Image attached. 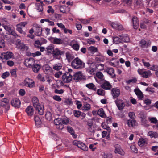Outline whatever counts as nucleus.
I'll return each instance as SVG.
<instances>
[{
    "label": "nucleus",
    "instance_id": "nucleus-56",
    "mask_svg": "<svg viewBox=\"0 0 158 158\" xmlns=\"http://www.w3.org/2000/svg\"><path fill=\"white\" fill-rule=\"evenodd\" d=\"M42 42L39 40H36L34 43V45L36 48H38L39 47L42 45Z\"/></svg>",
    "mask_w": 158,
    "mask_h": 158
},
{
    "label": "nucleus",
    "instance_id": "nucleus-46",
    "mask_svg": "<svg viewBox=\"0 0 158 158\" xmlns=\"http://www.w3.org/2000/svg\"><path fill=\"white\" fill-rule=\"evenodd\" d=\"M148 120L151 123L156 124L158 121L156 118L155 117H149L148 118Z\"/></svg>",
    "mask_w": 158,
    "mask_h": 158
},
{
    "label": "nucleus",
    "instance_id": "nucleus-38",
    "mask_svg": "<svg viewBox=\"0 0 158 158\" xmlns=\"http://www.w3.org/2000/svg\"><path fill=\"white\" fill-rule=\"evenodd\" d=\"M67 129L68 131L71 134L73 137H76L77 136L75 135L74 131L72 127L68 126L67 127Z\"/></svg>",
    "mask_w": 158,
    "mask_h": 158
},
{
    "label": "nucleus",
    "instance_id": "nucleus-33",
    "mask_svg": "<svg viewBox=\"0 0 158 158\" xmlns=\"http://www.w3.org/2000/svg\"><path fill=\"white\" fill-rule=\"evenodd\" d=\"M60 11L63 13H67L69 11V7L65 6H62L60 7Z\"/></svg>",
    "mask_w": 158,
    "mask_h": 158
},
{
    "label": "nucleus",
    "instance_id": "nucleus-10",
    "mask_svg": "<svg viewBox=\"0 0 158 158\" xmlns=\"http://www.w3.org/2000/svg\"><path fill=\"white\" fill-rule=\"evenodd\" d=\"M16 45L17 48L20 49L23 51H27L28 48L27 46H26L23 43L21 42L19 40H17Z\"/></svg>",
    "mask_w": 158,
    "mask_h": 158
},
{
    "label": "nucleus",
    "instance_id": "nucleus-47",
    "mask_svg": "<svg viewBox=\"0 0 158 158\" xmlns=\"http://www.w3.org/2000/svg\"><path fill=\"white\" fill-rule=\"evenodd\" d=\"M141 121L142 122V124L145 127H148L149 126V125L147 123V120L146 119V118L143 117L141 118Z\"/></svg>",
    "mask_w": 158,
    "mask_h": 158
},
{
    "label": "nucleus",
    "instance_id": "nucleus-22",
    "mask_svg": "<svg viewBox=\"0 0 158 158\" xmlns=\"http://www.w3.org/2000/svg\"><path fill=\"white\" fill-rule=\"evenodd\" d=\"M147 139L143 138H140L138 142V145L140 147L146 145L147 144Z\"/></svg>",
    "mask_w": 158,
    "mask_h": 158
},
{
    "label": "nucleus",
    "instance_id": "nucleus-19",
    "mask_svg": "<svg viewBox=\"0 0 158 158\" xmlns=\"http://www.w3.org/2000/svg\"><path fill=\"white\" fill-rule=\"evenodd\" d=\"M112 95L114 98H116L120 95V91L119 89L116 88H113L112 90Z\"/></svg>",
    "mask_w": 158,
    "mask_h": 158
},
{
    "label": "nucleus",
    "instance_id": "nucleus-49",
    "mask_svg": "<svg viewBox=\"0 0 158 158\" xmlns=\"http://www.w3.org/2000/svg\"><path fill=\"white\" fill-rule=\"evenodd\" d=\"M130 148L132 152L135 153H137V152L138 150L134 145H131L130 146Z\"/></svg>",
    "mask_w": 158,
    "mask_h": 158
},
{
    "label": "nucleus",
    "instance_id": "nucleus-13",
    "mask_svg": "<svg viewBox=\"0 0 158 158\" xmlns=\"http://www.w3.org/2000/svg\"><path fill=\"white\" fill-rule=\"evenodd\" d=\"M112 27L114 29L118 30H123V26L120 23L116 22H113L111 24Z\"/></svg>",
    "mask_w": 158,
    "mask_h": 158
},
{
    "label": "nucleus",
    "instance_id": "nucleus-44",
    "mask_svg": "<svg viewBox=\"0 0 158 158\" xmlns=\"http://www.w3.org/2000/svg\"><path fill=\"white\" fill-rule=\"evenodd\" d=\"M88 50L91 52L93 53L98 52V49L97 48L94 46H91L89 47Z\"/></svg>",
    "mask_w": 158,
    "mask_h": 158
},
{
    "label": "nucleus",
    "instance_id": "nucleus-55",
    "mask_svg": "<svg viewBox=\"0 0 158 158\" xmlns=\"http://www.w3.org/2000/svg\"><path fill=\"white\" fill-rule=\"evenodd\" d=\"M62 124H67L69 123V120L68 118H62Z\"/></svg>",
    "mask_w": 158,
    "mask_h": 158
},
{
    "label": "nucleus",
    "instance_id": "nucleus-40",
    "mask_svg": "<svg viewBox=\"0 0 158 158\" xmlns=\"http://www.w3.org/2000/svg\"><path fill=\"white\" fill-rule=\"evenodd\" d=\"M98 114L101 117L104 118L106 116L102 108L99 109L97 111Z\"/></svg>",
    "mask_w": 158,
    "mask_h": 158
},
{
    "label": "nucleus",
    "instance_id": "nucleus-25",
    "mask_svg": "<svg viewBox=\"0 0 158 158\" xmlns=\"http://www.w3.org/2000/svg\"><path fill=\"white\" fill-rule=\"evenodd\" d=\"M106 71L111 77L114 78L115 77V75L114 73V69L113 68H108L106 69Z\"/></svg>",
    "mask_w": 158,
    "mask_h": 158
},
{
    "label": "nucleus",
    "instance_id": "nucleus-7",
    "mask_svg": "<svg viewBox=\"0 0 158 158\" xmlns=\"http://www.w3.org/2000/svg\"><path fill=\"white\" fill-rule=\"evenodd\" d=\"M37 61L32 58L27 59L25 60L24 64L27 67L31 68Z\"/></svg>",
    "mask_w": 158,
    "mask_h": 158
},
{
    "label": "nucleus",
    "instance_id": "nucleus-5",
    "mask_svg": "<svg viewBox=\"0 0 158 158\" xmlns=\"http://www.w3.org/2000/svg\"><path fill=\"white\" fill-rule=\"evenodd\" d=\"M72 79V75L68 72H66L62 76V80L65 83H69L71 81Z\"/></svg>",
    "mask_w": 158,
    "mask_h": 158
},
{
    "label": "nucleus",
    "instance_id": "nucleus-34",
    "mask_svg": "<svg viewBox=\"0 0 158 158\" xmlns=\"http://www.w3.org/2000/svg\"><path fill=\"white\" fill-rule=\"evenodd\" d=\"M66 59L67 60L68 62L70 61L74 58V56L71 53L67 52L65 54Z\"/></svg>",
    "mask_w": 158,
    "mask_h": 158
},
{
    "label": "nucleus",
    "instance_id": "nucleus-11",
    "mask_svg": "<svg viewBox=\"0 0 158 158\" xmlns=\"http://www.w3.org/2000/svg\"><path fill=\"white\" fill-rule=\"evenodd\" d=\"M151 42L150 40L146 41L144 40H142L139 43V45L142 48H147L151 46Z\"/></svg>",
    "mask_w": 158,
    "mask_h": 158
},
{
    "label": "nucleus",
    "instance_id": "nucleus-41",
    "mask_svg": "<svg viewBox=\"0 0 158 158\" xmlns=\"http://www.w3.org/2000/svg\"><path fill=\"white\" fill-rule=\"evenodd\" d=\"M62 68L61 64L58 63L53 65V68L56 70H59Z\"/></svg>",
    "mask_w": 158,
    "mask_h": 158
},
{
    "label": "nucleus",
    "instance_id": "nucleus-15",
    "mask_svg": "<svg viewBox=\"0 0 158 158\" xmlns=\"http://www.w3.org/2000/svg\"><path fill=\"white\" fill-rule=\"evenodd\" d=\"M20 102L18 98L13 99L11 101L12 106L15 107H19L20 106Z\"/></svg>",
    "mask_w": 158,
    "mask_h": 158
},
{
    "label": "nucleus",
    "instance_id": "nucleus-23",
    "mask_svg": "<svg viewBox=\"0 0 158 158\" xmlns=\"http://www.w3.org/2000/svg\"><path fill=\"white\" fill-rule=\"evenodd\" d=\"M35 30V34L37 36H40L41 34L42 31V28L41 27L38 25H36L34 27Z\"/></svg>",
    "mask_w": 158,
    "mask_h": 158
},
{
    "label": "nucleus",
    "instance_id": "nucleus-53",
    "mask_svg": "<svg viewBox=\"0 0 158 158\" xmlns=\"http://www.w3.org/2000/svg\"><path fill=\"white\" fill-rule=\"evenodd\" d=\"M2 26L6 31L9 32L11 31V28L10 26L8 25H5V23H2Z\"/></svg>",
    "mask_w": 158,
    "mask_h": 158
},
{
    "label": "nucleus",
    "instance_id": "nucleus-58",
    "mask_svg": "<svg viewBox=\"0 0 158 158\" xmlns=\"http://www.w3.org/2000/svg\"><path fill=\"white\" fill-rule=\"evenodd\" d=\"M102 158H111L112 157V155L111 154H109L108 155L106 154L105 153H103L102 154Z\"/></svg>",
    "mask_w": 158,
    "mask_h": 158
},
{
    "label": "nucleus",
    "instance_id": "nucleus-63",
    "mask_svg": "<svg viewBox=\"0 0 158 158\" xmlns=\"http://www.w3.org/2000/svg\"><path fill=\"white\" fill-rule=\"evenodd\" d=\"M87 42L89 44H94L95 43V41L94 39H90L87 40Z\"/></svg>",
    "mask_w": 158,
    "mask_h": 158
},
{
    "label": "nucleus",
    "instance_id": "nucleus-28",
    "mask_svg": "<svg viewBox=\"0 0 158 158\" xmlns=\"http://www.w3.org/2000/svg\"><path fill=\"white\" fill-rule=\"evenodd\" d=\"M39 64V62L37 61V62H36L35 64L33 65L32 68L34 72L37 73L40 69V67Z\"/></svg>",
    "mask_w": 158,
    "mask_h": 158
},
{
    "label": "nucleus",
    "instance_id": "nucleus-52",
    "mask_svg": "<svg viewBox=\"0 0 158 158\" xmlns=\"http://www.w3.org/2000/svg\"><path fill=\"white\" fill-rule=\"evenodd\" d=\"M16 30L20 33L23 34L24 35L26 34V33L25 32L23 31V30H22V28L21 27H18V26H16Z\"/></svg>",
    "mask_w": 158,
    "mask_h": 158
},
{
    "label": "nucleus",
    "instance_id": "nucleus-59",
    "mask_svg": "<svg viewBox=\"0 0 158 158\" xmlns=\"http://www.w3.org/2000/svg\"><path fill=\"white\" fill-rule=\"evenodd\" d=\"M129 117L132 119H134L135 118V115L134 112H130L128 113Z\"/></svg>",
    "mask_w": 158,
    "mask_h": 158
},
{
    "label": "nucleus",
    "instance_id": "nucleus-27",
    "mask_svg": "<svg viewBox=\"0 0 158 158\" xmlns=\"http://www.w3.org/2000/svg\"><path fill=\"white\" fill-rule=\"evenodd\" d=\"M134 92L139 99L141 100L143 98L142 93L138 88L135 89H134Z\"/></svg>",
    "mask_w": 158,
    "mask_h": 158
},
{
    "label": "nucleus",
    "instance_id": "nucleus-32",
    "mask_svg": "<svg viewBox=\"0 0 158 158\" xmlns=\"http://www.w3.org/2000/svg\"><path fill=\"white\" fill-rule=\"evenodd\" d=\"M36 126L37 127H40L41 125V121L39 117L38 116H35L34 118Z\"/></svg>",
    "mask_w": 158,
    "mask_h": 158
},
{
    "label": "nucleus",
    "instance_id": "nucleus-9",
    "mask_svg": "<svg viewBox=\"0 0 158 158\" xmlns=\"http://www.w3.org/2000/svg\"><path fill=\"white\" fill-rule=\"evenodd\" d=\"M114 152L115 154H118L121 155H124L125 154V152L119 145L116 144L114 145Z\"/></svg>",
    "mask_w": 158,
    "mask_h": 158
},
{
    "label": "nucleus",
    "instance_id": "nucleus-8",
    "mask_svg": "<svg viewBox=\"0 0 158 158\" xmlns=\"http://www.w3.org/2000/svg\"><path fill=\"white\" fill-rule=\"evenodd\" d=\"M64 53V52L63 51L56 48L54 50L52 54L54 58L56 59H60V56L63 55Z\"/></svg>",
    "mask_w": 158,
    "mask_h": 158
},
{
    "label": "nucleus",
    "instance_id": "nucleus-42",
    "mask_svg": "<svg viewBox=\"0 0 158 158\" xmlns=\"http://www.w3.org/2000/svg\"><path fill=\"white\" fill-rule=\"evenodd\" d=\"M90 108V104L88 103H85L82 107V109L85 111H87Z\"/></svg>",
    "mask_w": 158,
    "mask_h": 158
},
{
    "label": "nucleus",
    "instance_id": "nucleus-36",
    "mask_svg": "<svg viewBox=\"0 0 158 158\" xmlns=\"http://www.w3.org/2000/svg\"><path fill=\"white\" fill-rule=\"evenodd\" d=\"M73 76L74 79L76 80H78L81 78L82 73L81 72H76Z\"/></svg>",
    "mask_w": 158,
    "mask_h": 158
},
{
    "label": "nucleus",
    "instance_id": "nucleus-24",
    "mask_svg": "<svg viewBox=\"0 0 158 158\" xmlns=\"http://www.w3.org/2000/svg\"><path fill=\"white\" fill-rule=\"evenodd\" d=\"M0 105L2 106H7L9 107L10 105L8 100L6 98L2 99L0 102Z\"/></svg>",
    "mask_w": 158,
    "mask_h": 158
},
{
    "label": "nucleus",
    "instance_id": "nucleus-20",
    "mask_svg": "<svg viewBox=\"0 0 158 158\" xmlns=\"http://www.w3.org/2000/svg\"><path fill=\"white\" fill-rule=\"evenodd\" d=\"M54 47L53 45H50L48 46L45 49V51L48 55L53 54L54 51Z\"/></svg>",
    "mask_w": 158,
    "mask_h": 158
},
{
    "label": "nucleus",
    "instance_id": "nucleus-6",
    "mask_svg": "<svg viewBox=\"0 0 158 158\" xmlns=\"http://www.w3.org/2000/svg\"><path fill=\"white\" fill-rule=\"evenodd\" d=\"M54 123L56 125V128L59 130H62L64 127L62 124V118H58L54 120Z\"/></svg>",
    "mask_w": 158,
    "mask_h": 158
},
{
    "label": "nucleus",
    "instance_id": "nucleus-64",
    "mask_svg": "<svg viewBox=\"0 0 158 158\" xmlns=\"http://www.w3.org/2000/svg\"><path fill=\"white\" fill-rule=\"evenodd\" d=\"M137 5L142 6L143 5V2L142 0H135Z\"/></svg>",
    "mask_w": 158,
    "mask_h": 158
},
{
    "label": "nucleus",
    "instance_id": "nucleus-51",
    "mask_svg": "<svg viewBox=\"0 0 158 158\" xmlns=\"http://www.w3.org/2000/svg\"><path fill=\"white\" fill-rule=\"evenodd\" d=\"M27 24V21L22 22L17 24L16 26L19 27H24Z\"/></svg>",
    "mask_w": 158,
    "mask_h": 158
},
{
    "label": "nucleus",
    "instance_id": "nucleus-62",
    "mask_svg": "<svg viewBox=\"0 0 158 158\" xmlns=\"http://www.w3.org/2000/svg\"><path fill=\"white\" fill-rule=\"evenodd\" d=\"M10 73L12 76L14 77H16L17 76L16 70L15 69H12L11 70Z\"/></svg>",
    "mask_w": 158,
    "mask_h": 158
},
{
    "label": "nucleus",
    "instance_id": "nucleus-31",
    "mask_svg": "<svg viewBox=\"0 0 158 158\" xmlns=\"http://www.w3.org/2000/svg\"><path fill=\"white\" fill-rule=\"evenodd\" d=\"M85 86L89 89L93 91H96L97 89L96 86L92 83L86 84Z\"/></svg>",
    "mask_w": 158,
    "mask_h": 158
},
{
    "label": "nucleus",
    "instance_id": "nucleus-21",
    "mask_svg": "<svg viewBox=\"0 0 158 158\" xmlns=\"http://www.w3.org/2000/svg\"><path fill=\"white\" fill-rule=\"evenodd\" d=\"M26 112L28 116H31L34 114V109L32 106H29L26 109Z\"/></svg>",
    "mask_w": 158,
    "mask_h": 158
},
{
    "label": "nucleus",
    "instance_id": "nucleus-60",
    "mask_svg": "<svg viewBox=\"0 0 158 158\" xmlns=\"http://www.w3.org/2000/svg\"><path fill=\"white\" fill-rule=\"evenodd\" d=\"M10 75L9 73L8 72H6L2 74V77L3 79H5L8 77Z\"/></svg>",
    "mask_w": 158,
    "mask_h": 158
},
{
    "label": "nucleus",
    "instance_id": "nucleus-17",
    "mask_svg": "<svg viewBox=\"0 0 158 158\" xmlns=\"http://www.w3.org/2000/svg\"><path fill=\"white\" fill-rule=\"evenodd\" d=\"M36 107H34L36 110L38 111L39 114L40 115H42L44 113V106L40 104L39 103L37 105Z\"/></svg>",
    "mask_w": 158,
    "mask_h": 158
},
{
    "label": "nucleus",
    "instance_id": "nucleus-18",
    "mask_svg": "<svg viewBox=\"0 0 158 158\" xmlns=\"http://www.w3.org/2000/svg\"><path fill=\"white\" fill-rule=\"evenodd\" d=\"M116 102L118 109L120 110L123 109L125 106L124 102L121 100H118Z\"/></svg>",
    "mask_w": 158,
    "mask_h": 158
},
{
    "label": "nucleus",
    "instance_id": "nucleus-37",
    "mask_svg": "<svg viewBox=\"0 0 158 158\" xmlns=\"http://www.w3.org/2000/svg\"><path fill=\"white\" fill-rule=\"evenodd\" d=\"M35 8L39 12H42L43 10L42 5L39 3H36L35 4Z\"/></svg>",
    "mask_w": 158,
    "mask_h": 158
},
{
    "label": "nucleus",
    "instance_id": "nucleus-57",
    "mask_svg": "<svg viewBox=\"0 0 158 158\" xmlns=\"http://www.w3.org/2000/svg\"><path fill=\"white\" fill-rule=\"evenodd\" d=\"M73 113L74 116L77 118L79 117L80 116L81 114L80 111L75 110L73 111Z\"/></svg>",
    "mask_w": 158,
    "mask_h": 158
},
{
    "label": "nucleus",
    "instance_id": "nucleus-14",
    "mask_svg": "<svg viewBox=\"0 0 158 158\" xmlns=\"http://www.w3.org/2000/svg\"><path fill=\"white\" fill-rule=\"evenodd\" d=\"M48 39L52 43L55 44H60L62 43L61 40L59 38L51 37Z\"/></svg>",
    "mask_w": 158,
    "mask_h": 158
},
{
    "label": "nucleus",
    "instance_id": "nucleus-1",
    "mask_svg": "<svg viewBox=\"0 0 158 158\" xmlns=\"http://www.w3.org/2000/svg\"><path fill=\"white\" fill-rule=\"evenodd\" d=\"M72 67L76 69H82L85 67V63L78 57L74 59L71 62Z\"/></svg>",
    "mask_w": 158,
    "mask_h": 158
},
{
    "label": "nucleus",
    "instance_id": "nucleus-26",
    "mask_svg": "<svg viewBox=\"0 0 158 158\" xmlns=\"http://www.w3.org/2000/svg\"><path fill=\"white\" fill-rule=\"evenodd\" d=\"M133 25L135 29H137L139 25V21L138 19L135 17H133L132 18Z\"/></svg>",
    "mask_w": 158,
    "mask_h": 158
},
{
    "label": "nucleus",
    "instance_id": "nucleus-45",
    "mask_svg": "<svg viewBox=\"0 0 158 158\" xmlns=\"http://www.w3.org/2000/svg\"><path fill=\"white\" fill-rule=\"evenodd\" d=\"M45 117L48 120L50 121L52 119V114L49 111H47L45 114Z\"/></svg>",
    "mask_w": 158,
    "mask_h": 158
},
{
    "label": "nucleus",
    "instance_id": "nucleus-43",
    "mask_svg": "<svg viewBox=\"0 0 158 158\" xmlns=\"http://www.w3.org/2000/svg\"><path fill=\"white\" fill-rule=\"evenodd\" d=\"M113 40L114 43L116 44L122 43L121 38L120 37L119 38L118 37H113Z\"/></svg>",
    "mask_w": 158,
    "mask_h": 158
},
{
    "label": "nucleus",
    "instance_id": "nucleus-30",
    "mask_svg": "<svg viewBox=\"0 0 158 158\" xmlns=\"http://www.w3.org/2000/svg\"><path fill=\"white\" fill-rule=\"evenodd\" d=\"M127 124L129 127H134L137 125V123L134 119H129L127 121Z\"/></svg>",
    "mask_w": 158,
    "mask_h": 158
},
{
    "label": "nucleus",
    "instance_id": "nucleus-12",
    "mask_svg": "<svg viewBox=\"0 0 158 158\" xmlns=\"http://www.w3.org/2000/svg\"><path fill=\"white\" fill-rule=\"evenodd\" d=\"M13 55L12 52H11L8 51L6 52L2 53L1 55L2 57H1V58L2 60L3 58L4 59L8 60L11 58L12 57Z\"/></svg>",
    "mask_w": 158,
    "mask_h": 158
},
{
    "label": "nucleus",
    "instance_id": "nucleus-3",
    "mask_svg": "<svg viewBox=\"0 0 158 158\" xmlns=\"http://www.w3.org/2000/svg\"><path fill=\"white\" fill-rule=\"evenodd\" d=\"M74 145L77 146L82 150L86 151L88 150V147L82 142L77 140H74L73 142Z\"/></svg>",
    "mask_w": 158,
    "mask_h": 158
},
{
    "label": "nucleus",
    "instance_id": "nucleus-48",
    "mask_svg": "<svg viewBox=\"0 0 158 158\" xmlns=\"http://www.w3.org/2000/svg\"><path fill=\"white\" fill-rule=\"evenodd\" d=\"M97 94L99 95L103 96L105 94L104 90L101 89H98L97 90Z\"/></svg>",
    "mask_w": 158,
    "mask_h": 158
},
{
    "label": "nucleus",
    "instance_id": "nucleus-50",
    "mask_svg": "<svg viewBox=\"0 0 158 158\" xmlns=\"http://www.w3.org/2000/svg\"><path fill=\"white\" fill-rule=\"evenodd\" d=\"M72 47L74 50L78 51L79 49V45L77 43H74L72 44Z\"/></svg>",
    "mask_w": 158,
    "mask_h": 158
},
{
    "label": "nucleus",
    "instance_id": "nucleus-2",
    "mask_svg": "<svg viewBox=\"0 0 158 158\" xmlns=\"http://www.w3.org/2000/svg\"><path fill=\"white\" fill-rule=\"evenodd\" d=\"M138 73L144 78H148L151 75V71L149 70L145 71L144 69L139 68L137 70Z\"/></svg>",
    "mask_w": 158,
    "mask_h": 158
},
{
    "label": "nucleus",
    "instance_id": "nucleus-39",
    "mask_svg": "<svg viewBox=\"0 0 158 158\" xmlns=\"http://www.w3.org/2000/svg\"><path fill=\"white\" fill-rule=\"evenodd\" d=\"M32 101L34 107H36L37 105L39 103L38 98L36 97H34L32 99Z\"/></svg>",
    "mask_w": 158,
    "mask_h": 158
},
{
    "label": "nucleus",
    "instance_id": "nucleus-29",
    "mask_svg": "<svg viewBox=\"0 0 158 158\" xmlns=\"http://www.w3.org/2000/svg\"><path fill=\"white\" fill-rule=\"evenodd\" d=\"M121 38L122 42H128L130 41L129 37L127 34H124L120 36Z\"/></svg>",
    "mask_w": 158,
    "mask_h": 158
},
{
    "label": "nucleus",
    "instance_id": "nucleus-16",
    "mask_svg": "<svg viewBox=\"0 0 158 158\" xmlns=\"http://www.w3.org/2000/svg\"><path fill=\"white\" fill-rule=\"evenodd\" d=\"M101 87L106 90L110 89L111 88V85L110 83L105 80L104 81L101 85Z\"/></svg>",
    "mask_w": 158,
    "mask_h": 158
},
{
    "label": "nucleus",
    "instance_id": "nucleus-54",
    "mask_svg": "<svg viewBox=\"0 0 158 158\" xmlns=\"http://www.w3.org/2000/svg\"><path fill=\"white\" fill-rule=\"evenodd\" d=\"M151 149L152 151L154 152H157L155 153V155H158V146H153L152 147Z\"/></svg>",
    "mask_w": 158,
    "mask_h": 158
},
{
    "label": "nucleus",
    "instance_id": "nucleus-4",
    "mask_svg": "<svg viewBox=\"0 0 158 158\" xmlns=\"http://www.w3.org/2000/svg\"><path fill=\"white\" fill-rule=\"evenodd\" d=\"M23 83L25 86L29 88L33 87L35 86L34 81L29 78H27L25 79Z\"/></svg>",
    "mask_w": 158,
    "mask_h": 158
},
{
    "label": "nucleus",
    "instance_id": "nucleus-35",
    "mask_svg": "<svg viewBox=\"0 0 158 158\" xmlns=\"http://www.w3.org/2000/svg\"><path fill=\"white\" fill-rule=\"evenodd\" d=\"M148 135L151 138H156L158 137V133L156 132L150 131L148 133Z\"/></svg>",
    "mask_w": 158,
    "mask_h": 158
},
{
    "label": "nucleus",
    "instance_id": "nucleus-61",
    "mask_svg": "<svg viewBox=\"0 0 158 158\" xmlns=\"http://www.w3.org/2000/svg\"><path fill=\"white\" fill-rule=\"evenodd\" d=\"M53 98L55 100L60 102L61 100V98L59 96L55 95L53 97Z\"/></svg>",
    "mask_w": 158,
    "mask_h": 158
}]
</instances>
